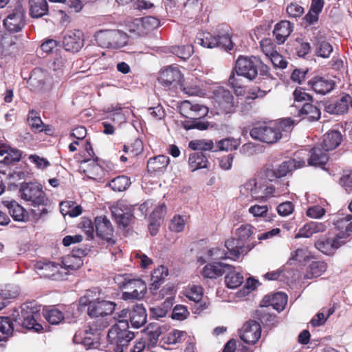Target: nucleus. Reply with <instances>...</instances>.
<instances>
[{
    "label": "nucleus",
    "mask_w": 352,
    "mask_h": 352,
    "mask_svg": "<svg viewBox=\"0 0 352 352\" xmlns=\"http://www.w3.org/2000/svg\"><path fill=\"white\" fill-rule=\"evenodd\" d=\"M130 184V179L126 176L121 175L113 179L109 183V186L114 191L121 192L125 190Z\"/></svg>",
    "instance_id": "obj_45"
},
{
    "label": "nucleus",
    "mask_w": 352,
    "mask_h": 352,
    "mask_svg": "<svg viewBox=\"0 0 352 352\" xmlns=\"http://www.w3.org/2000/svg\"><path fill=\"white\" fill-rule=\"evenodd\" d=\"M287 302V296L283 292H278L272 296H266L261 302V306H272L278 311L284 309Z\"/></svg>",
    "instance_id": "obj_25"
},
{
    "label": "nucleus",
    "mask_w": 352,
    "mask_h": 352,
    "mask_svg": "<svg viewBox=\"0 0 352 352\" xmlns=\"http://www.w3.org/2000/svg\"><path fill=\"white\" fill-rule=\"evenodd\" d=\"M179 111L181 114L188 119H190L191 124H186L184 127L186 129H197L205 130L208 126V122L202 121L200 119L205 117L208 113V108L199 103H193L188 100L182 101L179 104Z\"/></svg>",
    "instance_id": "obj_3"
},
{
    "label": "nucleus",
    "mask_w": 352,
    "mask_h": 352,
    "mask_svg": "<svg viewBox=\"0 0 352 352\" xmlns=\"http://www.w3.org/2000/svg\"><path fill=\"white\" fill-rule=\"evenodd\" d=\"M351 96L345 95L339 100L333 101L326 104L325 110L331 114H341L347 111Z\"/></svg>",
    "instance_id": "obj_30"
},
{
    "label": "nucleus",
    "mask_w": 352,
    "mask_h": 352,
    "mask_svg": "<svg viewBox=\"0 0 352 352\" xmlns=\"http://www.w3.org/2000/svg\"><path fill=\"white\" fill-rule=\"evenodd\" d=\"M146 313L144 307L141 305L133 307L129 313L130 321L135 328H140L146 322Z\"/></svg>",
    "instance_id": "obj_34"
},
{
    "label": "nucleus",
    "mask_w": 352,
    "mask_h": 352,
    "mask_svg": "<svg viewBox=\"0 0 352 352\" xmlns=\"http://www.w3.org/2000/svg\"><path fill=\"white\" fill-rule=\"evenodd\" d=\"M83 265V261L80 256L75 254H69L64 256L62 259V270L67 272V276L72 271H76L80 269Z\"/></svg>",
    "instance_id": "obj_35"
},
{
    "label": "nucleus",
    "mask_w": 352,
    "mask_h": 352,
    "mask_svg": "<svg viewBox=\"0 0 352 352\" xmlns=\"http://www.w3.org/2000/svg\"><path fill=\"white\" fill-rule=\"evenodd\" d=\"M169 162V157L166 155H158L151 158L147 163L148 170L154 174L162 173L166 169Z\"/></svg>",
    "instance_id": "obj_29"
},
{
    "label": "nucleus",
    "mask_w": 352,
    "mask_h": 352,
    "mask_svg": "<svg viewBox=\"0 0 352 352\" xmlns=\"http://www.w3.org/2000/svg\"><path fill=\"white\" fill-rule=\"evenodd\" d=\"M327 152L320 147H314L311 151V156L308 160L309 164L314 166L325 164L329 160Z\"/></svg>",
    "instance_id": "obj_38"
},
{
    "label": "nucleus",
    "mask_w": 352,
    "mask_h": 352,
    "mask_svg": "<svg viewBox=\"0 0 352 352\" xmlns=\"http://www.w3.org/2000/svg\"><path fill=\"white\" fill-rule=\"evenodd\" d=\"M293 31L292 25L287 21H282L277 23L273 34L278 44H283Z\"/></svg>",
    "instance_id": "obj_31"
},
{
    "label": "nucleus",
    "mask_w": 352,
    "mask_h": 352,
    "mask_svg": "<svg viewBox=\"0 0 352 352\" xmlns=\"http://www.w3.org/2000/svg\"><path fill=\"white\" fill-rule=\"evenodd\" d=\"M272 123L276 128V131L281 132V137L283 135V133H289L294 126V121L289 118H283Z\"/></svg>",
    "instance_id": "obj_52"
},
{
    "label": "nucleus",
    "mask_w": 352,
    "mask_h": 352,
    "mask_svg": "<svg viewBox=\"0 0 352 352\" xmlns=\"http://www.w3.org/2000/svg\"><path fill=\"white\" fill-rule=\"evenodd\" d=\"M95 228L97 235L109 243L113 244L112 239L113 228L110 221L105 216H99L95 219Z\"/></svg>",
    "instance_id": "obj_20"
},
{
    "label": "nucleus",
    "mask_w": 352,
    "mask_h": 352,
    "mask_svg": "<svg viewBox=\"0 0 352 352\" xmlns=\"http://www.w3.org/2000/svg\"><path fill=\"white\" fill-rule=\"evenodd\" d=\"M212 111L218 115L229 114L235 111V103L232 93L222 87L214 89L212 96Z\"/></svg>",
    "instance_id": "obj_5"
},
{
    "label": "nucleus",
    "mask_w": 352,
    "mask_h": 352,
    "mask_svg": "<svg viewBox=\"0 0 352 352\" xmlns=\"http://www.w3.org/2000/svg\"><path fill=\"white\" fill-rule=\"evenodd\" d=\"M188 314L187 308L185 306L177 305L173 310L172 318L178 320H184L187 318Z\"/></svg>",
    "instance_id": "obj_64"
},
{
    "label": "nucleus",
    "mask_w": 352,
    "mask_h": 352,
    "mask_svg": "<svg viewBox=\"0 0 352 352\" xmlns=\"http://www.w3.org/2000/svg\"><path fill=\"white\" fill-rule=\"evenodd\" d=\"M228 271L225 276V283L230 289H236L239 287L244 281L243 276L239 272L232 268L226 269Z\"/></svg>",
    "instance_id": "obj_39"
},
{
    "label": "nucleus",
    "mask_w": 352,
    "mask_h": 352,
    "mask_svg": "<svg viewBox=\"0 0 352 352\" xmlns=\"http://www.w3.org/2000/svg\"><path fill=\"white\" fill-rule=\"evenodd\" d=\"M326 228V226L322 223L311 221L301 228L298 234H296L295 238H309L314 234L324 232Z\"/></svg>",
    "instance_id": "obj_32"
},
{
    "label": "nucleus",
    "mask_w": 352,
    "mask_h": 352,
    "mask_svg": "<svg viewBox=\"0 0 352 352\" xmlns=\"http://www.w3.org/2000/svg\"><path fill=\"white\" fill-rule=\"evenodd\" d=\"M312 89L320 94H325L333 89L334 83L331 80L316 77L309 81Z\"/></svg>",
    "instance_id": "obj_36"
},
{
    "label": "nucleus",
    "mask_w": 352,
    "mask_h": 352,
    "mask_svg": "<svg viewBox=\"0 0 352 352\" xmlns=\"http://www.w3.org/2000/svg\"><path fill=\"white\" fill-rule=\"evenodd\" d=\"M85 151L89 157H85L82 160L78 159V162L80 163V169L82 170L88 177L94 179L101 171V167L97 163L98 158L94 157V153L89 142H87L85 144Z\"/></svg>",
    "instance_id": "obj_15"
},
{
    "label": "nucleus",
    "mask_w": 352,
    "mask_h": 352,
    "mask_svg": "<svg viewBox=\"0 0 352 352\" xmlns=\"http://www.w3.org/2000/svg\"><path fill=\"white\" fill-rule=\"evenodd\" d=\"M168 274V270L164 266L155 269L151 274V289L157 290Z\"/></svg>",
    "instance_id": "obj_44"
},
{
    "label": "nucleus",
    "mask_w": 352,
    "mask_h": 352,
    "mask_svg": "<svg viewBox=\"0 0 352 352\" xmlns=\"http://www.w3.org/2000/svg\"><path fill=\"white\" fill-rule=\"evenodd\" d=\"M38 274L41 277L55 280H62L67 278V272L62 270L61 265L50 261H38L34 265Z\"/></svg>",
    "instance_id": "obj_9"
},
{
    "label": "nucleus",
    "mask_w": 352,
    "mask_h": 352,
    "mask_svg": "<svg viewBox=\"0 0 352 352\" xmlns=\"http://www.w3.org/2000/svg\"><path fill=\"white\" fill-rule=\"evenodd\" d=\"M248 212L255 217H266L268 212V206L267 205L255 204L249 208Z\"/></svg>",
    "instance_id": "obj_63"
},
{
    "label": "nucleus",
    "mask_w": 352,
    "mask_h": 352,
    "mask_svg": "<svg viewBox=\"0 0 352 352\" xmlns=\"http://www.w3.org/2000/svg\"><path fill=\"white\" fill-rule=\"evenodd\" d=\"M213 142L206 140H196L189 142V147L192 150L210 151L213 148Z\"/></svg>",
    "instance_id": "obj_55"
},
{
    "label": "nucleus",
    "mask_w": 352,
    "mask_h": 352,
    "mask_svg": "<svg viewBox=\"0 0 352 352\" xmlns=\"http://www.w3.org/2000/svg\"><path fill=\"white\" fill-rule=\"evenodd\" d=\"M171 52L177 56L182 59L188 58L193 53V48L192 45H182V46H173L172 47Z\"/></svg>",
    "instance_id": "obj_56"
},
{
    "label": "nucleus",
    "mask_w": 352,
    "mask_h": 352,
    "mask_svg": "<svg viewBox=\"0 0 352 352\" xmlns=\"http://www.w3.org/2000/svg\"><path fill=\"white\" fill-rule=\"evenodd\" d=\"M225 246L228 250L230 255L235 259L241 255L246 254L249 252L254 248V244L253 243L242 244L238 238H231L226 241Z\"/></svg>",
    "instance_id": "obj_21"
},
{
    "label": "nucleus",
    "mask_w": 352,
    "mask_h": 352,
    "mask_svg": "<svg viewBox=\"0 0 352 352\" xmlns=\"http://www.w3.org/2000/svg\"><path fill=\"white\" fill-rule=\"evenodd\" d=\"M324 6L323 0H312L309 12L305 15V19L309 24L316 22L318 19V14Z\"/></svg>",
    "instance_id": "obj_43"
},
{
    "label": "nucleus",
    "mask_w": 352,
    "mask_h": 352,
    "mask_svg": "<svg viewBox=\"0 0 352 352\" xmlns=\"http://www.w3.org/2000/svg\"><path fill=\"white\" fill-rule=\"evenodd\" d=\"M276 129L272 122L269 125H259L252 129L250 135L253 139L272 144L281 138V132L276 131Z\"/></svg>",
    "instance_id": "obj_11"
},
{
    "label": "nucleus",
    "mask_w": 352,
    "mask_h": 352,
    "mask_svg": "<svg viewBox=\"0 0 352 352\" xmlns=\"http://www.w3.org/2000/svg\"><path fill=\"white\" fill-rule=\"evenodd\" d=\"M5 28L10 32H19L25 25V12L21 5H17L3 20Z\"/></svg>",
    "instance_id": "obj_10"
},
{
    "label": "nucleus",
    "mask_w": 352,
    "mask_h": 352,
    "mask_svg": "<svg viewBox=\"0 0 352 352\" xmlns=\"http://www.w3.org/2000/svg\"><path fill=\"white\" fill-rule=\"evenodd\" d=\"M258 285V281L254 278H249L244 287L236 293L239 298L246 296L250 292L254 290Z\"/></svg>",
    "instance_id": "obj_58"
},
{
    "label": "nucleus",
    "mask_w": 352,
    "mask_h": 352,
    "mask_svg": "<svg viewBox=\"0 0 352 352\" xmlns=\"http://www.w3.org/2000/svg\"><path fill=\"white\" fill-rule=\"evenodd\" d=\"M185 333L177 329H174L162 338V342L166 344H175L181 342L185 336Z\"/></svg>",
    "instance_id": "obj_50"
},
{
    "label": "nucleus",
    "mask_w": 352,
    "mask_h": 352,
    "mask_svg": "<svg viewBox=\"0 0 352 352\" xmlns=\"http://www.w3.org/2000/svg\"><path fill=\"white\" fill-rule=\"evenodd\" d=\"M96 38L99 45L111 49L122 47L128 42L126 34L118 30H101L96 34Z\"/></svg>",
    "instance_id": "obj_7"
},
{
    "label": "nucleus",
    "mask_w": 352,
    "mask_h": 352,
    "mask_svg": "<svg viewBox=\"0 0 352 352\" xmlns=\"http://www.w3.org/2000/svg\"><path fill=\"white\" fill-rule=\"evenodd\" d=\"M261 334V327L259 323L251 320L247 322L243 326L240 333V338L244 342L254 344L260 338Z\"/></svg>",
    "instance_id": "obj_18"
},
{
    "label": "nucleus",
    "mask_w": 352,
    "mask_h": 352,
    "mask_svg": "<svg viewBox=\"0 0 352 352\" xmlns=\"http://www.w3.org/2000/svg\"><path fill=\"white\" fill-rule=\"evenodd\" d=\"M207 256L208 259L223 260L230 258L228 252L219 248H213L207 250Z\"/></svg>",
    "instance_id": "obj_59"
},
{
    "label": "nucleus",
    "mask_w": 352,
    "mask_h": 352,
    "mask_svg": "<svg viewBox=\"0 0 352 352\" xmlns=\"http://www.w3.org/2000/svg\"><path fill=\"white\" fill-rule=\"evenodd\" d=\"M202 296L203 289L199 285H191L186 290V296L190 300L199 302Z\"/></svg>",
    "instance_id": "obj_57"
},
{
    "label": "nucleus",
    "mask_w": 352,
    "mask_h": 352,
    "mask_svg": "<svg viewBox=\"0 0 352 352\" xmlns=\"http://www.w3.org/2000/svg\"><path fill=\"white\" fill-rule=\"evenodd\" d=\"M43 316L52 324H58L64 319L63 314L55 308L45 309Z\"/></svg>",
    "instance_id": "obj_48"
},
{
    "label": "nucleus",
    "mask_w": 352,
    "mask_h": 352,
    "mask_svg": "<svg viewBox=\"0 0 352 352\" xmlns=\"http://www.w3.org/2000/svg\"><path fill=\"white\" fill-rule=\"evenodd\" d=\"M125 289L122 294L124 300L140 299L146 293V286L141 279L131 277L129 282L125 285Z\"/></svg>",
    "instance_id": "obj_17"
},
{
    "label": "nucleus",
    "mask_w": 352,
    "mask_h": 352,
    "mask_svg": "<svg viewBox=\"0 0 352 352\" xmlns=\"http://www.w3.org/2000/svg\"><path fill=\"white\" fill-rule=\"evenodd\" d=\"M260 63V60L255 56H239L234 69L237 76H243L251 80L257 76Z\"/></svg>",
    "instance_id": "obj_8"
},
{
    "label": "nucleus",
    "mask_w": 352,
    "mask_h": 352,
    "mask_svg": "<svg viewBox=\"0 0 352 352\" xmlns=\"http://www.w3.org/2000/svg\"><path fill=\"white\" fill-rule=\"evenodd\" d=\"M161 331L159 328H156L152 331L147 330V331L144 333L142 337L146 342L148 349L156 346Z\"/></svg>",
    "instance_id": "obj_54"
},
{
    "label": "nucleus",
    "mask_w": 352,
    "mask_h": 352,
    "mask_svg": "<svg viewBox=\"0 0 352 352\" xmlns=\"http://www.w3.org/2000/svg\"><path fill=\"white\" fill-rule=\"evenodd\" d=\"M83 34L81 31L74 30L67 32L63 40V45L66 51L78 52L84 45Z\"/></svg>",
    "instance_id": "obj_19"
},
{
    "label": "nucleus",
    "mask_w": 352,
    "mask_h": 352,
    "mask_svg": "<svg viewBox=\"0 0 352 352\" xmlns=\"http://www.w3.org/2000/svg\"><path fill=\"white\" fill-rule=\"evenodd\" d=\"M197 42L198 44L207 48L217 47L218 45L217 37L212 36L209 32L200 34L197 38Z\"/></svg>",
    "instance_id": "obj_46"
},
{
    "label": "nucleus",
    "mask_w": 352,
    "mask_h": 352,
    "mask_svg": "<svg viewBox=\"0 0 352 352\" xmlns=\"http://www.w3.org/2000/svg\"><path fill=\"white\" fill-rule=\"evenodd\" d=\"M116 304L104 300L91 301L88 304V314L92 318H96V322H100L96 330L101 329L109 325L104 316L111 315L115 310Z\"/></svg>",
    "instance_id": "obj_6"
},
{
    "label": "nucleus",
    "mask_w": 352,
    "mask_h": 352,
    "mask_svg": "<svg viewBox=\"0 0 352 352\" xmlns=\"http://www.w3.org/2000/svg\"><path fill=\"white\" fill-rule=\"evenodd\" d=\"M13 329V323L9 317H0V332L11 335Z\"/></svg>",
    "instance_id": "obj_62"
},
{
    "label": "nucleus",
    "mask_w": 352,
    "mask_h": 352,
    "mask_svg": "<svg viewBox=\"0 0 352 352\" xmlns=\"http://www.w3.org/2000/svg\"><path fill=\"white\" fill-rule=\"evenodd\" d=\"M189 166L192 171L200 168H205L208 166V160L203 153H194L189 156Z\"/></svg>",
    "instance_id": "obj_42"
},
{
    "label": "nucleus",
    "mask_w": 352,
    "mask_h": 352,
    "mask_svg": "<svg viewBox=\"0 0 352 352\" xmlns=\"http://www.w3.org/2000/svg\"><path fill=\"white\" fill-rule=\"evenodd\" d=\"M126 320H118L109 330L107 338L111 344L115 345V352H124L128 344L135 337L134 333L128 330Z\"/></svg>",
    "instance_id": "obj_4"
},
{
    "label": "nucleus",
    "mask_w": 352,
    "mask_h": 352,
    "mask_svg": "<svg viewBox=\"0 0 352 352\" xmlns=\"http://www.w3.org/2000/svg\"><path fill=\"white\" fill-rule=\"evenodd\" d=\"M240 144L238 139L228 138L218 142L217 146L220 151H232L236 150Z\"/></svg>",
    "instance_id": "obj_53"
},
{
    "label": "nucleus",
    "mask_w": 352,
    "mask_h": 352,
    "mask_svg": "<svg viewBox=\"0 0 352 352\" xmlns=\"http://www.w3.org/2000/svg\"><path fill=\"white\" fill-rule=\"evenodd\" d=\"M183 76L178 67L168 66L161 70L158 76L159 82L164 87L176 86L182 82Z\"/></svg>",
    "instance_id": "obj_16"
},
{
    "label": "nucleus",
    "mask_w": 352,
    "mask_h": 352,
    "mask_svg": "<svg viewBox=\"0 0 352 352\" xmlns=\"http://www.w3.org/2000/svg\"><path fill=\"white\" fill-rule=\"evenodd\" d=\"M230 268H232V265L221 262H214L204 266L202 270V275L207 278H217L222 276L226 272V269Z\"/></svg>",
    "instance_id": "obj_23"
},
{
    "label": "nucleus",
    "mask_w": 352,
    "mask_h": 352,
    "mask_svg": "<svg viewBox=\"0 0 352 352\" xmlns=\"http://www.w3.org/2000/svg\"><path fill=\"white\" fill-rule=\"evenodd\" d=\"M22 325L30 330L39 332L43 329L42 325L38 322L41 318L40 309L32 305L25 304L21 308Z\"/></svg>",
    "instance_id": "obj_12"
},
{
    "label": "nucleus",
    "mask_w": 352,
    "mask_h": 352,
    "mask_svg": "<svg viewBox=\"0 0 352 352\" xmlns=\"http://www.w3.org/2000/svg\"><path fill=\"white\" fill-rule=\"evenodd\" d=\"M333 52L332 45L324 41H318L315 45V52L318 56L327 58Z\"/></svg>",
    "instance_id": "obj_51"
},
{
    "label": "nucleus",
    "mask_w": 352,
    "mask_h": 352,
    "mask_svg": "<svg viewBox=\"0 0 352 352\" xmlns=\"http://www.w3.org/2000/svg\"><path fill=\"white\" fill-rule=\"evenodd\" d=\"M3 204L14 221L25 222L28 219L26 210L14 200L5 201Z\"/></svg>",
    "instance_id": "obj_27"
},
{
    "label": "nucleus",
    "mask_w": 352,
    "mask_h": 352,
    "mask_svg": "<svg viewBox=\"0 0 352 352\" xmlns=\"http://www.w3.org/2000/svg\"><path fill=\"white\" fill-rule=\"evenodd\" d=\"M160 21L153 16H145L133 19L128 24L129 31L138 36H144L157 28Z\"/></svg>",
    "instance_id": "obj_14"
},
{
    "label": "nucleus",
    "mask_w": 352,
    "mask_h": 352,
    "mask_svg": "<svg viewBox=\"0 0 352 352\" xmlns=\"http://www.w3.org/2000/svg\"><path fill=\"white\" fill-rule=\"evenodd\" d=\"M241 196L251 197L252 199L258 200L263 198V185L258 184L256 179H251L245 182L240 188Z\"/></svg>",
    "instance_id": "obj_22"
},
{
    "label": "nucleus",
    "mask_w": 352,
    "mask_h": 352,
    "mask_svg": "<svg viewBox=\"0 0 352 352\" xmlns=\"http://www.w3.org/2000/svg\"><path fill=\"white\" fill-rule=\"evenodd\" d=\"M327 269V265L324 261H313L307 267L304 275L306 279H311L320 276Z\"/></svg>",
    "instance_id": "obj_40"
},
{
    "label": "nucleus",
    "mask_w": 352,
    "mask_h": 352,
    "mask_svg": "<svg viewBox=\"0 0 352 352\" xmlns=\"http://www.w3.org/2000/svg\"><path fill=\"white\" fill-rule=\"evenodd\" d=\"M185 227V221L179 215H175L170 220L169 228L175 232H180L183 231Z\"/></svg>",
    "instance_id": "obj_61"
},
{
    "label": "nucleus",
    "mask_w": 352,
    "mask_h": 352,
    "mask_svg": "<svg viewBox=\"0 0 352 352\" xmlns=\"http://www.w3.org/2000/svg\"><path fill=\"white\" fill-rule=\"evenodd\" d=\"M172 305V299L168 298L164 302L162 307H151L150 309L151 316L155 319L165 317Z\"/></svg>",
    "instance_id": "obj_49"
},
{
    "label": "nucleus",
    "mask_w": 352,
    "mask_h": 352,
    "mask_svg": "<svg viewBox=\"0 0 352 352\" xmlns=\"http://www.w3.org/2000/svg\"><path fill=\"white\" fill-rule=\"evenodd\" d=\"M203 83L198 78H187V80L181 82L180 87L183 91L190 96H204L206 92L202 88Z\"/></svg>",
    "instance_id": "obj_26"
},
{
    "label": "nucleus",
    "mask_w": 352,
    "mask_h": 352,
    "mask_svg": "<svg viewBox=\"0 0 352 352\" xmlns=\"http://www.w3.org/2000/svg\"><path fill=\"white\" fill-rule=\"evenodd\" d=\"M305 166V161L297 159H292L282 162L274 168L267 169L266 177L270 181H274L278 178L283 177L292 170L300 168Z\"/></svg>",
    "instance_id": "obj_13"
},
{
    "label": "nucleus",
    "mask_w": 352,
    "mask_h": 352,
    "mask_svg": "<svg viewBox=\"0 0 352 352\" xmlns=\"http://www.w3.org/2000/svg\"><path fill=\"white\" fill-rule=\"evenodd\" d=\"M261 48L267 57H270L277 52L276 45L270 38H264L260 43Z\"/></svg>",
    "instance_id": "obj_60"
},
{
    "label": "nucleus",
    "mask_w": 352,
    "mask_h": 352,
    "mask_svg": "<svg viewBox=\"0 0 352 352\" xmlns=\"http://www.w3.org/2000/svg\"><path fill=\"white\" fill-rule=\"evenodd\" d=\"M298 113L300 116H302V119H307L309 121L318 120L320 118V109L310 103L305 104Z\"/></svg>",
    "instance_id": "obj_41"
},
{
    "label": "nucleus",
    "mask_w": 352,
    "mask_h": 352,
    "mask_svg": "<svg viewBox=\"0 0 352 352\" xmlns=\"http://www.w3.org/2000/svg\"><path fill=\"white\" fill-rule=\"evenodd\" d=\"M256 230L250 224H242L236 230V235L242 244L253 243L255 247L258 243L254 236Z\"/></svg>",
    "instance_id": "obj_24"
},
{
    "label": "nucleus",
    "mask_w": 352,
    "mask_h": 352,
    "mask_svg": "<svg viewBox=\"0 0 352 352\" xmlns=\"http://www.w3.org/2000/svg\"><path fill=\"white\" fill-rule=\"evenodd\" d=\"M60 212L63 215H69L70 217H77L82 213L80 206H74L69 201L61 202L60 205Z\"/></svg>",
    "instance_id": "obj_47"
},
{
    "label": "nucleus",
    "mask_w": 352,
    "mask_h": 352,
    "mask_svg": "<svg viewBox=\"0 0 352 352\" xmlns=\"http://www.w3.org/2000/svg\"><path fill=\"white\" fill-rule=\"evenodd\" d=\"M342 140L341 133L338 131H331L327 133L323 138L322 149L325 151H329L338 147Z\"/></svg>",
    "instance_id": "obj_33"
},
{
    "label": "nucleus",
    "mask_w": 352,
    "mask_h": 352,
    "mask_svg": "<svg viewBox=\"0 0 352 352\" xmlns=\"http://www.w3.org/2000/svg\"><path fill=\"white\" fill-rule=\"evenodd\" d=\"M19 195L21 199L30 202L33 207L38 208L32 209V215L36 220L47 213L46 206L48 199L41 184L36 182L22 184L19 189Z\"/></svg>",
    "instance_id": "obj_2"
},
{
    "label": "nucleus",
    "mask_w": 352,
    "mask_h": 352,
    "mask_svg": "<svg viewBox=\"0 0 352 352\" xmlns=\"http://www.w3.org/2000/svg\"><path fill=\"white\" fill-rule=\"evenodd\" d=\"M46 74L41 69H35L28 81L31 89L35 91H42L45 89Z\"/></svg>",
    "instance_id": "obj_28"
},
{
    "label": "nucleus",
    "mask_w": 352,
    "mask_h": 352,
    "mask_svg": "<svg viewBox=\"0 0 352 352\" xmlns=\"http://www.w3.org/2000/svg\"><path fill=\"white\" fill-rule=\"evenodd\" d=\"M30 14L33 18H40L48 12L46 0H29Z\"/></svg>",
    "instance_id": "obj_37"
},
{
    "label": "nucleus",
    "mask_w": 352,
    "mask_h": 352,
    "mask_svg": "<svg viewBox=\"0 0 352 352\" xmlns=\"http://www.w3.org/2000/svg\"><path fill=\"white\" fill-rule=\"evenodd\" d=\"M335 228L337 232H329L318 237L315 241L316 248L324 254H333L345 243L344 239L352 234V216L338 219Z\"/></svg>",
    "instance_id": "obj_1"
}]
</instances>
